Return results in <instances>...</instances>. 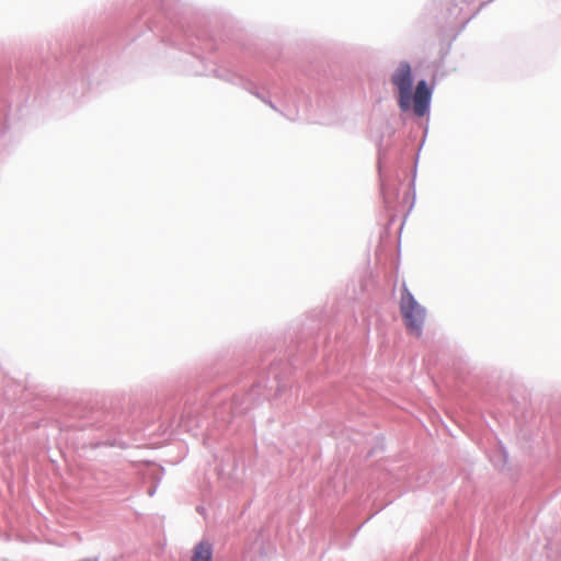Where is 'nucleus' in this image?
Returning a JSON list of instances; mask_svg holds the SVG:
<instances>
[{
    "instance_id": "obj_1",
    "label": "nucleus",
    "mask_w": 561,
    "mask_h": 561,
    "mask_svg": "<svg viewBox=\"0 0 561 561\" xmlns=\"http://www.w3.org/2000/svg\"><path fill=\"white\" fill-rule=\"evenodd\" d=\"M400 313L408 332L421 336L426 320V310L404 285L400 298Z\"/></svg>"
},
{
    "instance_id": "obj_2",
    "label": "nucleus",
    "mask_w": 561,
    "mask_h": 561,
    "mask_svg": "<svg viewBox=\"0 0 561 561\" xmlns=\"http://www.w3.org/2000/svg\"><path fill=\"white\" fill-rule=\"evenodd\" d=\"M392 84L399 92V106L402 111L411 107L412 100V70L408 62H401L391 76Z\"/></svg>"
},
{
    "instance_id": "obj_3",
    "label": "nucleus",
    "mask_w": 561,
    "mask_h": 561,
    "mask_svg": "<svg viewBox=\"0 0 561 561\" xmlns=\"http://www.w3.org/2000/svg\"><path fill=\"white\" fill-rule=\"evenodd\" d=\"M412 101H413V111H414L415 115L423 116L427 112L430 101H431V91L427 88V84L424 80H421L417 83L415 93L412 96L411 102Z\"/></svg>"
},
{
    "instance_id": "obj_4",
    "label": "nucleus",
    "mask_w": 561,
    "mask_h": 561,
    "mask_svg": "<svg viewBox=\"0 0 561 561\" xmlns=\"http://www.w3.org/2000/svg\"><path fill=\"white\" fill-rule=\"evenodd\" d=\"M213 549L208 542H199L195 546L192 561H211Z\"/></svg>"
}]
</instances>
